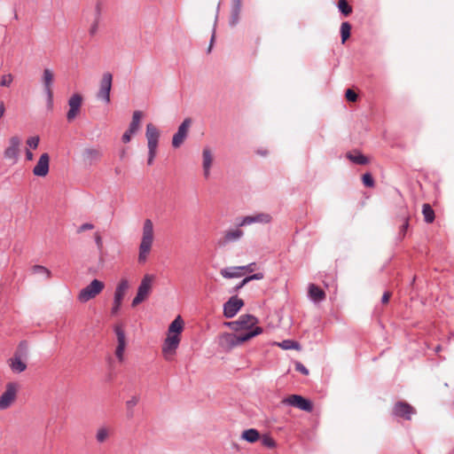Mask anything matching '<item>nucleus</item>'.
I'll return each mask as SVG.
<instances>
[{"instance_id":"1","label":"nucleus","mask_w":454,"mask_h":454,"mask_svg":"<svg viewBox=\"0 0 454 454\" xmlns=\"http://www.w3.org/2000/svg\"><path fill=\"white\" fill-rule=\"evenodd\" d=\"M184 329V320L181 316H177L169 325L167 338L162 345V353L166 359H169L168 356L176 353L181 341L180 334Z\"/></svg>"},{"instance_id":"2","label":"nucleus","mask_w":454,"mask_h":454,"mask_svg":"<svg viewBox=\"0 0 454 454\" xmlns=\"http://www.w3.org/2000/svg\"><path fill=\"white\" fill-rule=\"evenodd\" d=\"M262 333V327H255L252 331L239 333H224L219 337V344L221 347L231 349L237 346L241 345L242 343L249 340L253 337H255Z\"/></svg>"},{"instance_id":"3","label":"nucleus","mask_w":454,"mask_h":454,"mask_svg":"<svg viewBox=\"0 0 454 454\" xmlns=\"http://www.w3.org/2000/svg\"><path fill=\"white\" fill-rule=\"evenodd\" d=\"M153 241V224L150 219H146L143 226L142 239L139 246L138 262H145L149 254Z\"/></svg>"},{"instance_id":"4","label":"nucleus","mask_w":454,"mask_h":454,"mask_svg":"<svg viewBox=\"0 0 454 454\" xmlns=\"http://www.w3.org/2000/svg\"><path fill=\"white\" fill-rule=\"evenodd\" d=\"M145 136L148 146V165H152L157 153L160 132L158 129L152 123L146 125Z\"/></svg>"},{"instance_id":"5","label":"nucleus","mask_w":454,"mask_h":454,"mask_svg":"<svg viewBox=\"0 0 454 454\" xmlns=\"http://www.w3.org/2000/svg\"><path fill=\"white\" fill-rule=\"evenodd\" d=\"M155 279V276L152 274H145L142 278L140 285L137 288V295L134 297L131 306L136 307L143 302L150 294L152 290L153 282Z\"/></svg>"},{"instance_id":"6","label":"nucleus","mask_w":454,"mask_h":454,"mask_svg":"<svg viewBox=\"0 0 454 454\" xmlns=\"http://www.w3.org/2000/svg\"><path fill=\"white\" fill-rule=\"evenodd\" d=\"M258 322V319L250 314H244L239 316L238 320L225 323L231 330L235 332H240L245 330L246 332L254 330V326Z\"/></svg>"},{"instance_id":"7","label":"nucleus","mask_w":454,"mask_h":454,"mask_svg":"<svg viewBox=\"0 0 454 454\" xmlns=\"http://www.w3.org/2000/svg\"><path fill=\"white\" fill-rule=\"evenodd\" d=\"M411 213L407 207L401 206L395 214V223L399 224V231L397 234V239L402 240L408 231L410 226Z\"/></svg>"},{"instance_id":"8","label":"nucleus","mask_w":454,"mask_h":454,"mask_svg":"<svg viewBox=\"0 0 454 454\" xmlns=\"http://www.w3.org/2000/svg\"><path fill=\"white\" fill-rule=\"evenodd\" d=\"M104 287L105 284L102 281L93 279L87 286L80 291L78 294L79 301L87 302L88 301L95 298L103 291Z\"/></svg>"},{"instance_id":"9","label":"nucleus","mask_w":454,"mask_h":454,"mask_svg":"<svg viewBox=\"0 0 454 454\" xmlns=\"http://www.w3.org/2000/svg\"><path fill=\"white\" fill-rule=\"evenodd\" d=\"M113 74L109 72L104 73L99 83V89L97 92V98L106 104H109L110 92L112 90Z\"/></svg>"},{"instance_id":"10","label":"nucleus","mask_w":454,"mask_h":454,"mask_svg":"<svg viewBox=\"0 0 454 454\" xmlns=\"http://www.w3.org/2000/svg\"><path fill=\"white\" fill-rule=\"evenodd\" d=\"M8 144L4 152V157L6 160H12V164H15L19 160L21 139L18 136H12L9 138Z\"/></svg>"},{"instance_id":"11","label":"nucleus","mask_w":454,"mask_h":454,"mask_svg":"<svg viewBox=\"0 0 454 454\" xmlns=\"http://www.w3.org/2000/svg\"><path fill=\"white\" fill-rule=\"evenodd\" d=\"M129 286V281L126 278H122L117 285L114 292V304L111 309V313L115 315L120 310L122 300L125 293Z\"/></svg>"},{"instance_id":"12","label":"nucleus","mask_w":454,"mask_h":454,"mask_svg":"<svg viewBox=\"0 0 454 454\" xmlns=\"http://www.w3.org/2000/svg\"><path fill=\"white\" fill-rule=\"evenodd\" d=\"M17 390V383H7L4 392L0 396V410H5L12 405L16 398Z\"/></svg>"},{"instance_id":"13","label":"nucleus","mask_w":454,"mask_h":454,"mask_svg":"<svg viewBox=\"0 0 454 454\" xmlns=\"http://www.w3.org/2000/svg\"><path fill=\"white\" fill-rule=\"evenodd\" d=\"M282 403L284 404L291 405L299 408L301 411L310 412L313 410L312 403L299 395H292L285 398Z\"/></svg>"},{"instance_id":"14","label":"nucleus","mask_w":454,"mask_h":454,"mask_svg":"<svg viewBox=\"0 0 454 454\" xmlns=\"http://www.w3.org/2000/svg\"><path fill=\"white\" fill-rule=\"evenodd\" d=\"M244 301L237 296H231L223 304V316L226 318H232L237 315L239 310L243 307Z\"/></svg>"},{"instance_id":"15","label":"nucleus","mask_w":454,"mask_h":454,"mask_svg":"<svg viewBox=\"0 0 454 454\" xmlns=\"http://www.w3.org/2000/svg\"><path fill=\"white\" fill-rule=\"evenodd\" d=\"M392 413L395 417L410 420L411 415L416 413V410L408 403L398 401L395 403Z\"/></svg>"},{"instance_id":"16","label":"nucleus","mask_w":454,"mask_h":454,"mask_svg":"<svg viewBox=\"0 0 454 454\" xmlns=\"http://www.w3.org/2000/svg\"><path fill=\"white\" fill-rule=\"evenodd\" d=\"M43 84L44 88V92L47 97V105L49 107L52 106L53 104V91H52V82H53V73L49 68H45L43 73Z\"/></svg>"},{"instance_id":"17","label":"nucleus","mask_w":454,"mask_h":454,"mask_svg":"<svg viewBox=\"0 0 454 454\" xmlns=\"http://www.w3.org/2000/svg\"><path fill=\"white\" fill-rule=\"evenodd\" d=\"M192 121L190 118H186L178 127L177 131L174 134L172 138V145L175 148H178L185 140L188 135V129L191 126Z\"/></svg>"},{"instance_id":"18","label":"nucleus","mask_w":454,"mask_h":454,"mask_svg":"<svg viewBox=\"0 0 454 454\" xmlns=\"http://www.w3.org/2000/svg\"><path fill=\"white\" fill-rule=\"evenodd\" d=\"M82 103V97L78 94H73L68 99L69 110L67 114V119L68 121H74L80 113V109Z\"/></svg>"},{"instance_id":"19","label":"nucleus","mask_w":454,"mask_h":454,"mask_svg":"<svg viewBox=\"0 0 454 454\" xmlns=\"http://www.w3.org/2000/svg\"><path fill=\"white\" fill-rule=\"evenodd\" d=\"M114 333L116 334L117 338V347L115 349V356L118 358L120 362H122L124 359V350L126 347V337L125 333L122 329V326L120 325H117L114 328Z\"/></svg>"},{"instance_id":"20","label":"nucleus","mask_w":454,"mask_h":454,"mask_svg":"<svg viewBox=\"0 0 454 454\" xmlns=\"http://www.w3.org/2000/svg\"><path fill=\"white\" fill-rule=\"evenodd\" d=\"M271 220V216L269 214L259 213L254 215H247L240 219L238 223L239 227L247 226L253 223H268Z\"/></svg>"},{"instance_id":"21","label":"nucleus","mask_w":454,"mask_h":454,"mask_svg":"<svg viewBox=\"0 0 454 454\" xmlns=\"http://www.w3.org/2000/svg\"><path fill=\"white\" fill-rule=\"evenodd\" d=\"M49 163H50V156L48 153H43L36 165L33 168V174L36 176H45L49 173Z\"/></svg>"},{"instance_id":"22","label":"nucleus","mask_w":454,"mask_h":454,"mask_svg":"<svg viewBox=\"0 0 454 454\" xmlns=\"http://www.w3.org/2000/svg\"><path fill=\"white\" fill-rule=\"evenodd\" d=\"M237 225L235 229L228 230L224 232L222 239L219 241L221 246L239 241L243 236L244 231Z\"/></svg>"},{"instance_id":"23","label":"nucleus","mask_w":454,"mask_h":454,"mask_svg":"<svg viewBox=\"0 0 454 454\" xmlns=\"http://www.w3.org/2000/svg\"><path fill=\"white\" fill-rule=\"evenodd\" d=\"M213 154L209 147L206 146L202 151V168L203 176L206 179L210 176V170L213 164Z\"/></svg>"},{"instance_id":"24","label":"nucleus","mask_w":454,"mask_h":454,"mask_svg":"<svg viewBox=\"0 0 454 454\" xmlns=\"http://www.w3.org/2000/svg\"><path fill=\"white\" fill-rule=\"evenodd\" d=\"M309 296L314 302H319L325 298V293L317 286L310 284L309 286Z\"/></svg>"},{"instance_id":"25","label":"nucleus","mask_w":454,"mask_h":454,"mask_svg":"<svg viewBox=\"0 0 454 454\" xmlns=\"http://www.w3.org/2000/svg\"><path fill=\"white\" fill-rule=\"evenodd\" d=\"M22 358L12 356L9 359V366L15 373H20L27 369V364Z\"/></svg>"},{"instance_id":"26","label":"nucleus","mask_w":454,"mask_h":454,"mask_svg":"<svg viewBox=\"0 0 454 454\" xmlns=\"http://www.w3.org/2000/svg\"><path fill=\"white\" fill-rule=\"evenodd\" d=\"M221 275L224 278H239L243 275L242 268H239V266L227 267L221 270Z\"/></svg>"},{"instance_id":"27","label":"nucleus","mask_w":454,"mask_h":454,"mask_svg":"<svg viewBox=\"0 0 454 454\" xmlns=\"http://www.w3.org/2000/svg\"><path fill=\"white\" fill-rule=\"evenodd\" d=\"M347 158L355 164L366 165L369 163V159L361 153L359 151L354 153H348Z\"/></svg>"},{"instance_id":"28","label":"nucleus","mask_w":454,"mask_h":454,"mask_svg":"<svg viewBox=\"0 0 454 454\" xmlns=\"http://www.w3.org/2000/svg\"><path fill=\"white\" fill-rule=\"evenodd\" d=\"M241 439L247 442L254 443L260 439V434L257 429L249 428L243 431Z\"/></svg>"},{"instance_id":"29","label":"nucleus","mask_w":454,"mask_h":454,"mask_svg":"<svg viewBox=\"0 0 454 454\" xmlns=\"http://www.w3.org/2000/svg\"><path fill=\"white\" fill-rule=\"evenodd\" d=\"M28 356V345L26 340H22L19 343L18 348L14 353L15 357L27 359Z\"/></svg>"},{"instance_id":"30","label":"nucleus","mask_w":454,"mask_h":454,"mask_svg":"<svg viewBox=\"0 0 454 454\" xmlns=\"http://www.w3.org/2000/svg\"><path fill=\"white\" fill-rule=\"evenodd\" d=\"M141 117H142V113L140 111H135L133 113L132 121L129 126V133H136L138 130Z\"/></svg>"},{"instance_id":"31","label":"nucleus","mask_w":454,"mask_h":454,"mask_svg":"<svg viewBox=\"0 0 454 454\" xmlns=\"http://www.w3.org/2000/svg\"><path fill=\"white\" fill-rule=\"evenodd\" d=\"M422 214L424 215L425 222L431 223L434 220V211L429 204H424L422 207Z\"/></svg>"},{"instance_id":"32","label":"nucleus","mask_w":454,"mask_h":454,"mask_svg":"<svg viewBox=\"0 0 454 454\" xmlns=\"http://www.w3.org/2000/svg\"><path fill=\"white\" fill-rule=\"evenodd\" d=\"M110 435V429L106 427H100L97 430L96 440L99 443H103Z\"/></svg>"},{"instance_id":"33","label":"nucleus","mask_w":454,"mask_h":454,"mask_svg":"<svg viewBox=\"0 0 454 454\" xmlns=\"http://www.w3.org/2000/svg\"><path fill=\"white\" fill-rule=\"evenodd\" d=\"M99 18H100V7H99V4H97L96 11H95V20H94L93 24L90 26V31H89L90 35L91 36L95 35L98 32Z\"/></svg>"},{"instance_id":"34","label":"nucleus","mask_w":454,"mask_h":454,"mask_svg":"<svg viewBox=\"0 0 454 454\" xmlns=\"http://www.w3.org/2000/svg\"><path fill=\"white\" fill-rule=\"evenodd\" d=\"M351 25L345 21L340 26V35L342 43H345L350 36Z\"/></svg>"},{"instance_id":"35","label":"nucleus","mask_w":454,"mask_h":454,"mask_svg":"<svg viewBox=\"0 0 454 454\" xmlns=\"http://www.w3.org/2000/svg\"><path fill=\"white\" fill-rule=\"evenodd\" d=\"M338 8L344 16H348L352 12V7L347 0H339Z\"/></svg>"},{"instance_id":"36","label":"nucleus","mask_w":454,"mask_h":454,"mask_svg":"<svg viewBox=\"0 0 454 454\" xmlns=\"http://www.w3.org/2000/svg\"><path fill=\"white\" fill-rule=\"evenodd\" d=\"M261 443L262 446L267 447L269 449H274L277 445L275 440L270 436L269 434H263L260 437Z\"/></svg>"},{"instance_id":"37","label":"nucleus","mask_w":454,"mask_h":454,"mask_svg":"<svg viewBox=\"0 0 454 454\" xmlns=\"http://www.w3.org/2000/svg\"><path fill=\"white\" fill-rule=\"evenodd\" d=\"M138 402H139V396H137V395H133L130 399H129L126 402V407L128 410L129 417L133 416V408L138 403Z\"/></svg>"},{"instance_id":"38","label":"nucleus","mask_w":454,"mask_h":454,"mask_svg":"<svg viewBox=\"0 0 454 454\" xmlns=\"http://www.w3.org/2000/svg\"><path fill=\"white\" fill-rule=\"evenodd\" d=\"M278 346L281 347L284 349H296L299 347L298 342L291 340H286L282 342L278 343Z\"/></svg>"},{"instance_id":"39","label":"nucleus","mask_w":454,"mask_h":454,"mask_svg":"<svg viewBox=\"0 0 454 454\" xmlns=\"http://www.w3.org/2000/svg\"><path fill=\"white\" fill-rule=\"evenodd\" d=\"M31 270L35 274H45L47 278L51 277V271L44 266L34 265Z\"/></svg>"},{"instance_id":"40","label":"nucleus","mask_w":454,"mask_h":454,"mask_svg":"<svg viewBox=\"0 0 454 454\" xmlns=\"http://www.w3.org/2000/svg\"><path fill=\"white\" fill-rule=\"evenodd\" d=\"M84 156L91 161L98 159L100 157V153L96 149H86Z\"/></svg>"},{"instance_id":"41","label":"nucleus","mask_w":454,"mask_h":454,"mask_svg":"<svg viewBox=\"0 0 454 454\" xmlns=\"http://www.w3.org/2000/svg\"><path fill=\"white\" fill-rule=\"evenodd\" d=\"M362 181L364 186L366 187H373L375 184L374 179L370 173H365L362 176Z\"/></svg>"},{"instance_id":"42","label":"nucleus","mask_w":454,"mask_h":454,"mask_svg":"<svg viewBox=\"0 0 454 454\" xmlns=\"http://www.w3.org/2000/svg\"><path fill=\"white\" fill-rule=\"evenodd\" d=\"M240 12L232 11L231 12V17L229 20V25L231 27H236L239 21Z\"/></svg>"},{"instance_id":"43","label":"nucleus","mask_w":454,"mask_h":454,"mask_svg":"<svg viewBox=\"0 0 454 454\" xmlns=\"http://www.w3.org/2000/svg\"><path fill=\"white\" fill-rule=\"evenodd\" d=\"M40 138L38 136L30 137L27 139V145L31 149H36L38 147Z\"/></svg>"},{"instance_id":"44","label":"nucleus","mask_w":454,"mask_h":454,"mask_svg":"<svg viewBox=\"0 0 454 454\" xmlns=\"http://www.w3.org/2000/svg\"><path fill=\"white\" fill-rule=\"evenodd\" d=\"M13 81V76L11 74H4L2 76L0 85L3 87H9Z\"/></svg>"},{"instance_id":"45","label":"nucleus","mask_w":454,"mask_h":454,"mask_svg":"<svg viewBox=\"0 0 454 454\" xmlns=\"http://www.w3.org/2000/svg\"><path fill=\"white\" fill-rule=\"evenodd\" d=\"M94 240L98 250L101 253L103 250V239L99 232L97 231L94 233Z\"/></svg>"},{"instance_id":"46","label":"nucleus","mask_w":454,"mask_h":454,"mask_svg":"<svg viewBox=\"0 0 454 454\" xmlns=\"http://www.w3.org/2000/svg\"><path fill=\"white\" fill-rule=\"evenodd\" d=\"M345 97L350 102H355L357 99V94L351 89L346 90Z\"/></svg>"},{"instance_id":"47","label":"nucleus","mask_w":454,"mask_h":454,"mask_svg":"<svg viewBox=\"0 0 454 454\" xmlns=\"http://www.w3.org/2000/svg\"><path fill=\"white\" fill-rule=\"evenodd\" d=\"M263 273L262 272H257V273H254V274H252L250 276H247L245 278V281L246 282H250L252 280H261L263 278Z\"/></svg>"},{"instance_id":"48","label":"nucleus","mask_w":454,"mask_h":454,"mask_svg":"<svg viewBox=\"0 0 454 454\" xmlns=\"http://www.w3.org/2000/svg\"><path fill=\"white\" fill-rule=\"evenodd\" d=\"M93 228H94V225L92 223H85L78 227L77 233H81L85 231L92 230Z\"/></svg>"},{"instance_id":"49","label":"nucleus","mask_w":454,"mask_h":454,"mask_svg":"<svg viewBox=\"0 0 454 454\" xmlns=\"http://www.w3.org/2000/svg\"><path fill=\"white\" fill-rule=\"evenodd\" d=\"M242 0H232L231 10L241 12Z\"/></svg>"},{"instance_id":"50","label":"nucleus","mask_w":454,"mask_h":454,"mask_svg":"<svg viewBox=\"0 0 454 454\" xmlns=\"http://www.w3.org/2000/svg\"><path fill=\"white\" fill-rule=\"evenodd\" d=\"M135 133H129V129H128L124 134L122 135V137H121V141L123 143H129L130 140H131V137L132 135H134Z\"/></svg>"},{"instance_id":"51","label":"nucleus","mask_w":454,"mask_h":454,"mask_svg":"<svg viewBox=\"0 0 454 454\" xmlns=\"http://www.w3.org/2000/svg\"><path fill=\"white\" fill-rule=\"evenodd\" d=\"M295 369H296V371L301 372L304 375L309 374V370L301 363H297Z\"/></svg>"},{"instance_id":"52","label":"nucleus","mask_w":454,"mask_h":454,"mask_svg":"<svg viewBox=\"0 0 454 454\" xmlns=\"http://www.w3.org/2000/svg\"><path fill=\"white\" fill-rule=\"evenodd\" d=\"M239 268H242V271L243 270H247L248 272H252V271L254 270L255 262H252V263H249V264L245 265V266H239Z\"/></svg>"},{"instance_id":"53","label":"nucleus","mask_w":454,"mask_h":454,"mask_svg":"<svg viewBox=\"0 0 454 454\" xmlns=\"http://www.w3.org/2000/svg\"><path fill=\"white\" fill-rule=\"evenodd\" d=\"M390 297H391V293L388 291H386L381 297V302L384 304L387 303Z\"/></svg>"},{"instance_id":"54","label":"nucleus","mask_w":454,"mask_h":454,"mask_svg":"<svg viewBox=\"0 0 454 454\" xmlns=\"http://www.w3.org/2000/svg\"><path fill=\"white\" fill-rule=\"evenodd\" d=\"M248 282L245 281V278H243L233 289V292H238L241 288H243Z\"/></svg>"},{"instance_id":"55","label":"nucleus","mask_w":454,"mask_h":454,"mask_svg":"<svg viewBox=\"0 0 454 454\" xmlns=\"http://www.w3.org/2000/svg\"><path fill=\"white\" fill-rule=\"evenodd\" d=\"M34 159V154L29 149H26V160H32Z\"/></svg>"},{"instance_id":"56","label":"nucleus","mask_w":454,"mask_h":454,"mask_svg":"<svg viewBox=\"0 0 454 454\" xmlns=\"http://www.w3.org/2000/svg\"><path fill=\"white\" fill-rule=\"evenodd\" d=\"M5 113V106L3 101H0V119L4 116Z\"/></svg>"},{"instance_id":"57","label":"nucleus","mask_w":454,"mask_h":454,"mask_svg":"<svg viewBox=\"0 0 454 454\" xmlns=\"http://www.w3.org/2000/svg\"><path fill=\"white\" fill-rule=\"evenodd\" d=\"M215 40V32L213 33L212 36H211V40H210V45H209V48H208V51H211V48H212V44H213V42Z\"/></svg>"},{"instance_id":"58","label":"nucleus","mask_w":454,"mask_h":454,"mask_svg":"<svg viewBox=\"0 0 454 454\" xmlns=\"http://www.w3.org/2000/svg\"><path fill=\"white\" fill-rule=\"evenodd\" d=\"M258 153L262 156H265L267 153H266V151H258Z\"/></svg>"},{"instance_id":"59","label":"nucleus","mask_w":454,"mask_h":454,"mask_svg":"<svg viewBox=\"0 0 454 454\" xmlns=\"http://www.w3.org/2000/svg\"><path fill=\"white\" fill-rule=\"evenodd\" d=\"M219 8H220V3L217 5L215 20H217V15H218V12H219Z\"/></svg>"}]
</instances>
